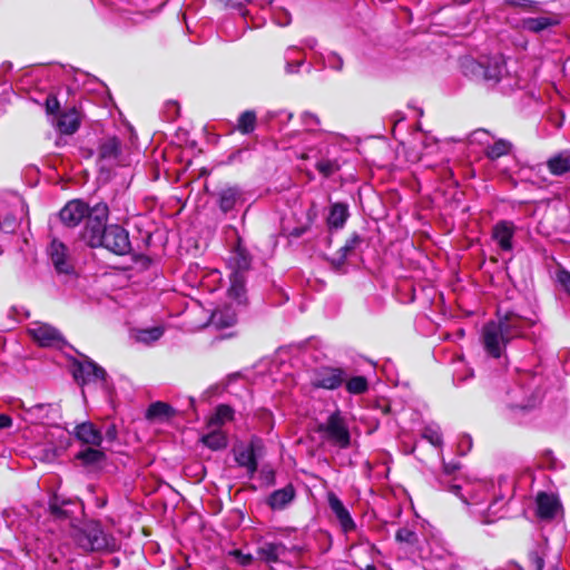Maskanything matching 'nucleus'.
Masks as SVG:
<instances>
[{"label":"nucleus","mask_w":570,"mask_h":570,"mask_svg":"<svg viewBox=\"0 0 570 570\" xmlns=\"http://www.w3.org/2000/svg\"><path fill=\"white\" fill-rule=\"evenodd\" d=\"M59 108H60V104H59V100L57 99V97L49 95L46 99L47 114L53 115V114L58 112Z\"/></svg>","instance_id":"obj_43"},{"label":"nucleus","mask_w":570,"mask_h":570,"mask_svg":"<svg viewBox=\"0 0 570 570\" xmlns=\"http://www.w3.org/2000/svg\"><path fill=\"white\" fill-rule=\"evenodd\" d=\"M235 460L239 466L246 469L249 478L256 473L258 464L252 445L238 450L235 454Z\"/></svg>","instance_id":"obj_26"},{"label":"nucleus","mask_w":570,"mask_h":570,"mask_svg":"<svg viewBox=\"0 0 570 570\" xmlns=\"http://www.w3.org/2000/svg\"><path fill=\"white\" fill-rule=\"evenodd\" d=\"M174 414L175 410L168 403L157 401L149 405L146 416L149 420L166 421Z\"/></svg>","instance_id":"obj_29"},{"label":"nucleus","mask_w":570,"mask_h":570,"mask_svg":"<svg viewBox=\"0 0 570 570\" xmlns=\"http://www.w3.org/2000/svg\"><path fill=\"white\" fill-rule=\"evenodd\" d=\"M250 267V258L244 250L233 252L228 258V268L230 269V286L227 296L233 297L240 305L245 301L246 272Z\"/></svg>","instance_id":"obj_6"},{"label":"nucleus","mask_w":570,"mask_h":570,"mask_svg":"<svg viewBox=\"0 0 570 570\" xmlns=\"http://www.w3.org/2000/svg\"><path fill=\"white\" fill-rule=\"evenodd\" d=\"M459 336L460 337L464 336V331L463 330H459Z\"/></svg>","instance_id":"obj_58"},{"label":"nucleus","mask_w":570,"mask_h":570,"mask_svg":"<svg viewBox=\"0 0 570 570\" xmlns=\"http://www.w3.org/2000/svg\"><path fill=\"white\" fill-rule=\"evenodd\" d=\"M464 68L465 72L482 79L489 87H493L504 80H510L505 60L501 56L485 58L480 61L468 60Z\"/></svg>","instance_id":"obj_5"},{"label":"nucleus","mask_w":570,"mask_h":570,"mask_svg":"<svg viewBox=\"0 0 570 570\" xmlns=\"http://www.w3.org/2000/svg\"><path fill=\"white\" fill-rule=\"evenodd\" d=\"M106 371L94 361L87 358L73 365V377L78 384L102 383L106 380Z\"/></svg>","instance_id":"obj_11"},{"label":"nucleus","mask_w":570,"mask_h":570,"mask_svg":"<svg viewBox=\"0 0 570 570\" xmlns=\"http://www.w3.org/2000/svg\"><path fill=\"white\" fill-rule=\"evenodd\" d=\"M365 570H376V568L373 564H368L366 566Z\"/></svg>","instance_id":"obj_57"},{"label":"nucleus","mask_w":570,"mask_h":570,"mask_svg":"<svg viewBox=\"0 0 570 570\" xmlns=\"http://www.w3.org/2000/svg\"><path fill=\"white\" fill-rule=\"evenodd\" d=\"M256 125V114L252 110L244 111L239 118L237 124V129L242 134H250L254 131Z\"/></svg>","instance_id":"obj_35"},{"label":"nucleus","mask_w":570,"mask_h":570,"mask_svg":"<svg viewBox=\"0 0 570 570\" xmlns=\"http://www.w3.org/2000/svg\"><path fill=\"white\" fill-rule=\"evenodd\" d=\"M422 438L435 448H441L443 444L441 429L438 424L434 423L424 426Z\"/></svg>","instance_id":"obj_33"},{"label":"nucleus","mask_w":570,"mask_h":570,"mask_svg":"<svg viewBox=\"0 0 570 570\" xmlns=\"http://www.w3.org/2000/svg\"><path fill=\"white\" fill-rule=\"evenodd\" d=\"M89 206L79 199L68 202L59 212L61 223L67 227L78 226L89 214Z\"/></svg>","instance_id":"obj_14"},{"label":"nucleus","mask_w":570,"mask_h":570,"mask_svg":"<svg viewBox=\"0 0 570 570\" xmlns=\"http://www.w3.org/2000/svg\"><path fill=\"white\" fill-rule=\"evenodd\" d=\"M0 227L4 232H13L17 227V220L13 217L4 216L0 218Z\"/></svg>","instance_id":"obj_47"},{"label":"nucleus","mask_w":570,"mask_h":570,"mask_svg":"<svg viewBox=\"0 0 570 570\" xmlns=\"http://www.w3.org/2000/svg\"><path fill=\"white\" fill-rule=\"evenodd\" d=\"M547 168L549 173L557 177L570 174V150H561L548 158Z\"/></svg>","instance_id":"obj_21"},{"label":"nucleus","mask_w":570,"mask_h":570,"mask_svg":"<svg viewBox=\"0 0 570 570\" xmlns=\"http://www.w3.org/2000/svg\"><path fill=\"white\" fill-rule=\"evenodd\" d=\"M345 387L350 394H363L368 390V382L365 376H353L351 379L345 377Z\"/></svg>","instance_id":"obj_34"},{"label":"nucleus","mask_w":570,"mask_h":570,"mask_svg":"<svg viewBox=\"0 0 570 570\" xmlns=\"http://www.w3.org/2000/svg\"><path fill=\"white\" fill-rule=\"evenodd\" d=\"M530 560H531V562H532V564H533L535 570H542L543 569L544 561H543L542 557H540L537 551L530 553Z\"/></svg>","instance_id":"obj_50"},{"label":"nucleus","mask_w":570,"mask_h":570,"mask_svg":"<svg viewBox=\"0 0 570 570\" xmlns=\"http://www.w3.org/2000/svg\"><path fill=\"white\" fill-rule=\"evenodd\" d=\"M287 551V547L282 542H264L259 546L257 553L265 562L276 563L286 556Z\"/></svg>","instance_id":"obj_22"},{"label":"nucleus","mask_w":570,"mask_h":570,"mask_svg":"<svg viewBox=\"0 0 570 570\" xmlns=\"http://www.w3.org/2000/svg\"><path fill=\"white\" fill-rule=\"evenodd\" d=\"M298 52V49L297 48H288L287 51H286V58L287 59H292L294 57L295 53Z\"/></svg>","instance_id":"obj_52"},{"label":"nucleus","mask_w":570,"mask_h":570,"mask_svg":"<svg viewBox=\"0 0 570 570\" xmlns=\"http://www.w3.org/2000/svg\"><path fill=\"white\" fill-rule=\"evenodd\" d=\"M558 23L559 19L557 16L527 18L522 20V28L531 32H541L550 27L557 26Z\"/></svg>","instance_id":"obj_25"},{"label":"nucleus","mask_w":570,"mask_h":570,"mask_svg":"<svg viewBox=\"0 0 570 570\" xmlns=\"http://www.w3.org/2000/svg\"><path fill=\"white\" fill-rule=\"evenodd\" d=\"M517 226L511 220H499L492 227V239L497 243L501 252L511 253L514 248L513 238Z\"/></svg>","instance_id":"obj_17"},{"label":"nucleus","mask_w":570,"mask_h":570,"mask_svg":"<svg viewBox=\"0 0 570 570\" xmlns=\"http://www.w3.org/2000/svg\"><path fill=\"white\" fill-rule=\"evenodd\" d=\"M12 426V419L7 414H0V430Z\"/></svg>","instance_id":"obj_51"},{"label":"nucleus","mask_w":570,"mask_h":570,"mask_svg":"<svg viewBox=\"0 0 570 570\" xmlns=\"http://www.w3.org/2000/svg\"><path fill=\"white\" fill-rule=\"evenodd\" d=\"M455 469H456L455 465L444 463V472L446 474H451Z\"/></svg>","instance_id":"obj_54"},{"label":"nucleus","mask_w":570,"mask_h":570,"mask_svg":"<svg viewBox=\"0 0 570 570\" xmlns=\"http://www.w3.org/2000/svg\"><path fill=\"white\" fill-rule=\"evenodd\" d=\"M71 537L85 552H111L117 548L116 539L107 533L98 521H87L75 527Z\"/></svg>","instance_id":"obj_4"},{"label":"nucleus","mask_w":570,"mask_h":570,"mask_svg":"<svg viewBox=\"0 0 570 570\" xmlns=\"http://www.w3.org/2000/svg\"><path fill=\"white\" fill-rule=\"evenodd\" d=\"M537 502V514L540 519L550 520L553 519L560 508L558 498L553 494L540 492L535 499Z\"/></svg>","instance_id":"obj_20"},{"label":"nucleus","mask_w":570,"mask_h":570,"mask_svg":"<svg viewBox=\"0 0 570 570\" xmlns=\"http://www.w3.org/2000/svg\"><path fill=\"white\" fill-rule=\"evenodd\" d=\"M120 141L116 137L102 140L98 148V165L101 170H110L119 164Z\"/></svg>","instance_id":"obj_13"},{"label":"nucleus","mask_w":570,"mask_h":570,"mask_svg":"<svg viewBox=\"0 0 570 570\" xmlns=\"http://www.w3.org/2000/svg\"><path fill=\"white\" fill-rule=\"evenodd\" d=\"M28 334L40 346L58 347L65 345V340L61 334L52 326L46 323H33L28 327Z\"/></svg>","instance_id":"obj_10"},{"label":"nucleus","mask_w":570,"mask_h":570,"mask_svg":"<svg viewBox=\"0 0 570 570\" xmlns=\"http://www.w3.org/2000/svg\"><path fill=\"white\" fill-rule=\"evenodd\" d=\"M48 254L55 269L60 274H70L73 266L67 246L58 239H53L48 247Z\"/></svg>","instance_id":"obj_18"},{"label":"nucleus","mask_w":570,"mask_h":570,"mask_svg":"<svg viewBox=\"0 0 570 570\" xmlns=\"http://www.w3.org/2000/svg\"><path fill=\"white\" fill-rule=\"evenodd\" d=\"M295 491L292 485L274 491L268 498V504L273 510H282L293 501Z\"/></svg>","instance_id":"obj_27"},{"label":"nucleus","mask_w":570,"mask_h":570,"mask_svg":"<svg viewBox=\"0 0 570 570\" xmlns=\"http://www.w3.org/2000/svg\"><path fill=\"white\" fill-rule=\"evenodd\" d=\"M462 442H465L468 444V446L470 448L471 446V438L470 436H465L464 440Z\"/></svg>","instance_id":"obj_55"},{"label":"nucleus","mask_w":570,"mask_h":570,"mask_svg":"<svg viewBox=\"0 0 570 570\" xmlns=\"http://www.w3.org/2000/svg\"><path fill=\"white\" fill-rule=\"evenodd\" d=\"M541 381V376L525 373L520 376L518 383L505 392L503 403L510 411L512 419L521 422L527 414L539 405L542 399L539 389Z\"/></svg>","instance_id":"obj_3"},{"label":"nucleus","mask_w":570,"mask_h":570,"mask_svg":"<svg viewBox=\"0 0 570 570\" xmlns=\"http://www.w3.org/2000/svg\"><path fill=\"white\" fill-rule=\"evenodd\" d=\"M317 432H320L326 441L340 449L350 446V431L340 411H335L324 423L318 424Z\"/></svg>","instance_id":"obj_8"},{"label":"nucleus","mask_w":570,"mask_h":570,"mask_svg":"<svg viewBox=\"0 0 570 570\" xmlns=\"http://www.w3.org/2000/svg\"><path fill=\"white\" fill-rule=\"evenodd\" d=\"M327 502L331 511L334 513L336 520L338 521L342 531L348 533L355 530L356 524L350 511L346 509V507L343 504L341 499L335 493L330 492L327 494Z\"/></svg>","instance_id":"obj_19"},{"label":"nucleus","mask_w":570,"mask_h":570,"mask_svg":"<svg viewBox=\"0 0 570 570\" xmlns=\"http://www.w3.org/2000/svg\"><path fill=\"white\" fill-rule=\"evenodd\" d=\"M345 381V372L337 367H322L312 377V385L317 389L336 390Z\"/></svg>","instance_id":"obj_15"},{"label":"nucleus","mask_w":570,"mask_h":570,"mask_svg":"<svg viewBox=\"0 0 570 570\" xmlns=\"http://www.w3.org/2000/svg\"><path fill=\"white\" fill-rule=\"evenodd\" d=\"M303 58H293V61H287L286 69L287 72L294 73L298 71V68L303 65Z\"/></svg>","instance_id":"obj_49"},{"label":"nucleus","mask_w":570,"mask_h":570,"mask_svg":"<svg viewBox=\"0 0 570 570\" xmlns=\"http://www.w3.org/2000/svg\"><path fill=\"white\" fill-rule=\"evenodd\" d=\"M557 282L561 285L564 292L570 295V272L561 268L557 272Z\"/></svg>","instance_id":"obj_42"},{"label":"nucleus","mask_w":570,"mask_h":570,"mask_svg":"<svg viewBox=\"0 0 570 570\" xmlns=\"http://www.w3.org/2000/svg\"><path fill=\"white\" fill-rule=\"evenodd\" d=\"M533 324V321L514 313H507L503 316H498L497 321L488 322L481 332V342L485 353L493 358L501 357L507 345L514 338L525 336L527 331Z\"/></svg>","instance_id":"obj_2"},{"label":"nucleus","mask_w":570,"mask_h":570,"mask_svg":"<svg viewBox=\"0 0 570 570\" xmlns=\"http://www.w3.org/2000/svg\"><path fill=\"white\" fill-rule=\"evenodd\" d=\"M164 334L161 327H151L148 330H142L138 334V340L145 343H151L159 340Z\"/></svg>","instance_id":"obj_38"},{"label":"nucleus","mask_w":570,"mask_h":570,"mask_svg":"<svg viewBox=\"0 0 570 570\" xmlns=\"http://www.w3.org/2000/svg\"><path fill=\"white\" fill-rule=\"evenodd\" d=\"M511 142L504 139H499L487 147L485 155L489 159L495 160L508 155L511 151Z\"/></svg>","instance_id":"obj_32"},{"label":"nucleus","mask_w":570,"mask_h":570,"mask_svg":"<svg viewBox=\"0 0 570 570\" xmlns=\"http://www.w3.org/2000/svg\"><path fill=\"white\" fill-rule=\"evenodd\" d=\"M43 407V404H37L36 406H33V410H42Z\"/></svg>","instance_id":"obj_56"},{"label":"nucleus","mask_w":570,"mask_h":570,"mask_svg":"<svg viewBox=\"0 0 570 570\" xmlns=\"http://www.w3.org/2000/svg\"><path fill=\"white\" fill-rule=\"evenodd\" d=\"M490 134L485 129H476L470 134V144L488 145L490 142Z\"/></svg>","instance_id":"obj_40"},{"label":"nucleus","mask_w":570,"mask_h":570,"mask_svg":"<svg viewBox=\"0 0 570 570\" xmlns=\"http://www.w3.org/2000/svg\"><path fill=\"white\" fill-rule=\"evenodd\" d=\"M79 117L75 110L62 114L57 121L59 131L65 135H71L76 132L79 128Z\"/></svg>","instance_id":"obj_31"},{"label":"nucleus","mask_w":570,"mask_h":570,"mask_svg":"<svg viewBox=\"0 0 570 570\" xmlns=\"http://www.w3.org/2000/svg\"><path fill=\"white\" fill-rule=\"evenodd\" d=\"M286 118H287V120H289L292 118V114H287Z\"/></svg>","instance_id":"obj_59"},{"label":"nucleus","mask_w":570,"mask_h":570,"mask_svg":"<svg viewBox=\"0 0 570 570\" xmlns=\"http://www.w3.org/2000/svg\"><path fill=\"white\" fill-rule=\"evenodd\" d=\"M362 238L357 234H353L340 249L341 257L346 258L361 244Z\"/></svg>","instance_id":"obj_39"},{"label":"nucleus","mask_w":570,"mask_h":570,"mask_svg":"<svg viewBox=\"0 0 570 570\" xmlns=\"http://www.w3.org/2000/svg\"><path fill=\"white\" fill-rule=\"evenodd\" d=\"M77 459L81 460L85 464H96L105 459V453L101 450L88 448L79 452Z\"/></svg>","instance_id":"obj_37"},{"label":"nucleus","mask_w":570,"mask_h":570,"mask_svg":"<svg viewBox=\"0 0 570 570\" xmlns=\"http://www.w3.org/2000/svg\"><path fill=\"white\" fill-rule=\"evenodd\" d=\"M233 419L234 410L229 405L220 404L216 407L214 414L208 419L207 426L220 429V426L227 422L233 421Z\"/></svg>","instance_id":"obj_28"},{"label":"nucleus","mask_w":570,"mask_h":570,"mask_svg":"<svg viewBox=\"0 0 570 570\" xmlns=\"http://www.w3.org/2000/svg\"><path fill=\"white\" fill-rule=\"evenodd\" d=\"M212 431L202 436V442L204 445L209 448L210 450L217 451L227 446V436L226 434L218 428H210Z\"/></svg>","instance_id":"obj_30"},{"label":"nucleus","mask_w":570,"mask_h":570,"mask_svg":"<svg viewBox=\"0 0 570 570\" xmlns=\"http://www.w3.org/2000/svg\"><path fill=\"white\" fill-rule=\"evenodd\" d=\"M101 247L116 255L122 256L128 254L131 250L128 232L119 225H109L105 230Z\"/></svg>","instance_id":"obj_9"},{"label":"nucleus","mask_w":570,"mask_h":570,"mask_svg":"<svg viewBox=\"0 0 570 570\" xmlns=\"http://www.w3.org/2000/svg\"><path fill=\"white\" fill-rule=\"evenodd\" d=\"M325 63H326V66H328L330 68L335 69V70H341L343 67L342 58L335 53H331Z\"/></svg>","instance_id":"obj_48"},{"label":"nucleus","mask_w":570,"mask_h":570,"mask_svg":"<svg viewBox=\"0 0 570 570\" xmlns=\"http://www.w3.org/2000/svg\"><path fill=\"white\" fill-rule=\"evenodd\" d=\"M509 6L534 10L537 2L532 0H505Z\"/></svg>","instance_id":"obj_46"},{"label":"nucleus","mask_w":570,"mask_h":570,"mask_svg":"<svg viewBox=\"0 0 570 570\" xmlns=\"http://www.w3.org/2000/svg\"><path fill=\"white\" fill-rule=\"evenodd\" d=\"M302 120L308 130H314V128L320 124L318 118L311 112H304L302 115Z\"/></svg>","instance_id":"obj_44"},{"label":"nucleus","mask_w":570,"mask_h":570,"mask_svg":"<svg viewBox=\"0 0 570 570\" xmlns=\"http://www.w3.org/2000/svg\"><path fill=\"white\" fill-rule=\"evenodd\" d=\"M232 556L236 559V561L240 566H249L253 561V556L249 553H244L240 550H235L232 552Z\"/></svg>","instance_id":"obj_45"},{"label":"nucleus","mask_w":570,"mask_h":570,"mask_svg":"<svg viewBox=\"0 0 570 570\" xmlns=\"http://www.w3.org/2000/svg\"><path fill=\"white\" fill-rule=\"evenodd\" d=\"M244 202V190L237 185H225L216 191V203L225 214L242 206Z\"/></svg>","instance_id":"obj_12"},{"label":"nucleus","mask_w":570,"mask_h":570,"mask_svg":"<svg viewBox=\"0 0 570 570\" xmlns=\"http://www.w3.org/2000/svg\"><path fill=\"white\" fill-rule=\"evenodd\" d=\"M76 438L85 444L99 446L102 442V435L92 423H81L76 426Z\"/></svg>","instance_id":"obj_24"},{"label":"nucleus","mask_w":570,"mask_h":570,"mask_svg":"<svg viewBox=\"0 0 570 570\" xmlns=\"http://www.w3.org/2000/svg\"><path fill=\"white\" fill-rule=\"evenodd\" d=\"M108 218V207L106 204H98L87 216L85 228L81 233V238L86 244L92 248L100 247L104 243L106 222Z\"/></svg>","instance_id":"obj_7"},{"label":"nucleus","mask_w":570,"mask_h":570,"mask_svg":"<svg viewBox=\"0 0 570 570\" xmlns=\"http://www.w3.org/2000/svg\"><path fill=\"white\" fill-rule=\"evenodd\" d=\"M395 538L400 542H405V543L412 544L416 540V534L414 531L410 530L409 528H401L397 530Z\"/></svg>","instance_id":"obj_41"},{"label":"nucleus","mask_w":570,"mask_h":570,"mask_svg":"<svg viewBox=\"0 0 570 570\" xmlns=\"http://www.w3.org/2000/svg\"><path fill=\"white\" fill-rule=\"evenodd\" d=\"M350 217L348 205L346 203H333L330 206L326 223L331 229H341Z\"/></svg>","instance_id":"obj_23"},{"label":"nucleus","mask_w":570,"mask_h":570,"mask_svg":"<svg viewBox=\"0 0 570 570\" xmlns=\"http://www.w3.org/2000/svg\"><path fill=\"white\" fill-rule=\"evenodd\" d=\"M448 491L460 498L479 522L492 523L502 518L501 511L512 493V483L505 476H500L497 484L488 480L455 479Z\"/></svg>","instance_id":"obj_1"},{"label":"nucleus","mask_w":570,"mask_h":570,"mask_svg":"<svg viewBox=\"0 0 570 570\" xmlns=\"http://www.w3.org/2000/svg\"><path fill=\"white\" fill-rule=\"evenodd\" d=\"M230 302L223 307L216 308L210 317V323L217 328H226L233 326L237 322V314L242 306L246 305L247 298L245 297L244 303L240 305L233 297H229Z\"/></svg>","instance_id":"obj_16"},{"label":"nucleus","mask_w":570,"mask_h":570,"mask_svg":"<svg viewBox=\"0 0 570 570\" xmlns=\"http://www.w3.org/2000/svg\"><path fill=\"white\" fill-rule=\"evenodd\" d=\"M304 43H305V46H307L308 48L314 49V48H315V46H316V39H314V38H307V39L305 40V42H304Z\"/></svg>","instance_id":"obj_53"},{"label":"nucleus","mask_w":570,"mask_h":570,"mask_svg":"<svg viewBox=\"0 0 570 570\" xmlns=\"http://www.w3.org/2000/svg\"><path fill=\"white\" fill-rule=\"evenodd\" d=\"M315 168L324 177H330L340 170L341 165L337 159H325L322 158L316 161Z\"/></svg>","instance_id":"obj_36"}]
</instances>
